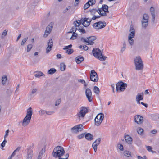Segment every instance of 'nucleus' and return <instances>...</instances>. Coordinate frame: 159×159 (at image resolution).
I'll return each mask as SVG.
<instances>
[{
	"instance_id": "obj_47",
	"label": "nucleus",
	"mask_w": 159,
	"mask_h": 159,
	"mask_svg": "<svg viewBox=\"0 0 159 159\" xmlns=\"http://www.w3.org/2000/svg\"><path fill=\"white\" fill-rule=\"evenodd\" d=\"M90 12H91V13L92 15H93L94 14H95L96 12H98V10H97L96 9H93L92 10H90Z\"/></svg>"
},
{
	"instance_id": "obj_31",
	"label": "nucleus",
	"mask_w": 159,
	"mask_h": 159,
	"mask_svg": "<svg viewBox=\"0 0 159 159\" xmlns=\"http://www.w3.org/2000/svg\"><path fill=\"white\" fill-rule=\"evenodd\" d=\"M76 27L77 26H75H75L72 28L70 30V31L68 33L75 32L76 30H77V28H76Z\"/></svg>"
},
{
	"instance_id": "obj_57",
	"label": "nucleus",
	"mask_w": 159,
	"mask_h": 159,
	"mask_svg": "<svg viewBox=\"0 0 159 159\" xmlns=\"http://www.w3.org/2000/svg\"><path fill=\"white\" fill-rule=\"evenodd\" d=\"M81 41L84 42H86L87 43L88 41V39H86L83 37H82L81 38Z\"/></svg>"
},
{
	"instance_id": "obj_7",
	"label": "nucleus",
	"mask_w": 159,
	"mask_h": 159,
	"mask_svg": "<svg viewBox=\"0 0 159 159\" xmlns=\"http://www.w3.org/2000/svg\"><path fill=\"white\" fill-rule=\"evenodd\" d=\"M108 7L107 5H102L101 8L98 9V13L102 16H107L106 13L109 12L108 10Z\"/></svg>"
},
{
	"instance_id": "obj_38",
	"label": "nucleus",
	"mask_w": 159,
	"mask_h": 159,
	"mask_svg": "<svg viewBox=\"0 0 159 159\" xmlns=\"http://www.w3.org/2000/svg\"><path fill=\"white\" fill-rule=\"evenodd\" d=\"M87 39L88 40L93 41L96 39V38L95 36H90L89 37H87Z\"/></svg>"
},
{
	"instance_id": "obj_43",
	"label": "nucleus",
	"mask_w": 159,
	"mask_h": 159,
	"mask_svg": "<svg viewBox=\"0 0 159 159\" xmlns=\"http://www.w3.org/2000/svg\"><path fill=\"white\" fill-rule=\"evenodd\" d=\"M142 26L144 28H146L148 25V22H141Z\"/></svg>"
},
{
	"instance_id": "obj_42",
	"label": "nucleus",
	"mask_w": 159,
	"mask_h": 159,
	"mask_svg": "<svg viewBox=\"0 0 159 159\" xmlns=\"http://www.w3.org/2000/svg\"><path fill=\"white\" fill-rule=\"evenodd\" d=\"M66 52L67 53L70 55L72 54L74 52L73 49L70 48V49L66 50Z\"/></svg>"
},
{
	"instance_id": "obj_15",
	"label": "nucleus",
	"mask_w": 159,
	"mask_h": 159,
	"mask_svg": "<svg viewBox=\"0 0 159 159\" xmlns=\"http://www.w3.org/2000/svg\"><path fill=\"white\" fill-rule=\"evenodd\" d=\"M53 46V41L52 39H50L49 42L48 43V47L46 48V52L48 53L51 50V49Z\"/></svg>"
},
{
	"instance_id": "obj_49",
	"label": "nucleus",
	"mask_w": 159,
	"mask_h": 159,
	"mask_svg": "<svg viewBox=\"0 0 159 159\" xmlns=\"http://www.w3.org/2000/svg\"><path fill=\"white\" fill-rule=\"evenodd\" d=\"M84 24H82L85 27H87L88 26H89L90 24V22L89 21H85V22H84Z\"/></svg>"
},
{
	"instance_id": "obj_2",
	"label": "nucleus",
	"mask_w": 159,
	"mask_h": 159,
	"mask_svg": "<svg viewBox=\"0 0 159 159\" xmlns=\"http://www.w3.org/2000/svg\"><path fill=\"white\" fill-rule=\"evenodd\" d=\"M65 153L63 148L61 146H58L54 149L52 155L54 157H58L62 156Z\"/></svg>"
},
{
	"instance_id": "obj_9",
	"label": "nucleus",
	"mask_w": 159,
	"mask_h": 159,
	"mask_svg": "<svg viewBox=\"0 0 159 159\" xmlns=\"http://www.w3.org/2000/svg\"><path fill=\"white\" fill-rule=\"evenodd\" d=\"M106 25V22L100 21L94 23L93 25V26L95 29L98 30L104 28Z\"/></svg>"
},
{
	"instance_id": "obj_45",
	"label": "nucleus",
	"mask_w": 159,
	"mask_h": 159,
	"mask_svg": "<svg viewBox=\"0 0 159 159\" xmlns=\"http://www.w3.org/2000/svg\"><path fill=\"white\" fill-rule=\"evenodd\" d=\"M32 45L31 44H29L27 46V52H29L32 48Z\"/></svg>"
},
{
	"instance_id": "obj_64",
	"label": "nucleus",
	"mask_w": 159,
	"mask_h": 159,
	"mask_svg": "<svg viewBox=\"0 0 159 159\" xmlns=\"http://www.w3.org/2000/svg\"><path fill=\"white\" fill-rule=\"evenodd\" d=\"M46 113L48 115H51L54 113V111H46Z\"/></svg>"
},
{
	"instance_id": "obj_18",
	"label": "nucleus",
	"mask_w": 159,
	"mask_h": 159,
	"mask_svg": "<svg viewBox=\"0 0 159 159\" xmlns=\"http://www.w3.org/2000/svg\"><path fill=\"white\" fill-rule=\"evenodd\" d=\"M150 11L152 16V21L154 22L155 20V9L153 7H151L150 8Z\"/></svg>"
},
{
	"instance_id": "obj_28",
	"label": "nucleus",
	"mask_w": 159,
	"mask_h": 159,
	"mask_svg": "<svg viewBox=\"0 0 159 159\" xmlns=\"http://www.w3.org/2000/svg\"><path fill=\"white\" fill-rule=\"evenodd\" d=\"M37 89L34 88L33 89L31 93L30 94L29 96L30 97V98H32L34 97V96H33V94L35 93L37 91Z\"/></svg>"
},
{
	"instance_id": "obj_56",
	"label": "nucleus",
	"mask_w": 159,
	"mask_h": 159,
	"mask_svg": "<svg viewBox=\"0 0 159 159\" xmlns=\"http://www.w3.org/2000/svg\"><path fill=\"white\" fill-rule=\"evenodd\" d=\"M87 43H86V45H92L94 43V42H93L92 41H89L88 40Z\"/></svg>"
},
{
	"instance_id": "obj_27",
	"label": "nucleus",
	"mask_w": 159,
	"mask_h": 159,
	"mask_svg": "<svg viewBox=\"0 0 159 159\" xmlns=\"http://www.w3.org/2000/svg\"><path fill=\"white\" fill-rule=\"evenodd\" d=\"M77 30H79L80 32H81L83 34H85L86 33V31L84 29L82 26H80L79 28L77 29Z\"/></svg>"
},
{
	"instance_id": "obj_58",
	"label": "nucleus",
	"mask_w": 159,
	"mask_h": 159,
	"mask_svg": "<svg viewBox=\"0 0 159 159\" xmlns=\"http://www.w3.org/2000/svg\"><path fill=\"white\" fill-rule=\"evenodd\" d=\"M9 132V130H7L5 132V134L4 136V139H6V137L8 136V133Z\"/></svg>"
},
{
	"instance_id": "obj_44",
	"label": "nucleus",
	"mask_w": 159,
	"mask_h": 159,
	"mask_svg": "<svg viewBox=\"0 0 159 159\" xmlns=\"http://www.w3.org/2000/svg\"><path fill=\"white\" fill-rule=\"evenodd\" d=\"M66 66L64 63H62L61 64V70L62 71L65 70Z\"/></svg>"
},
{
	"instance_id": "obj_4",
	"label": "nucleus",
	"mask_w": 159,
	"mask_h": 159,
	"mask_svg": "<svg viewBox=\"0 0 159 159\" xmlns=\"http://www.w3.org/2000/svg\"><path fill=\"white\" fill-rule=\"evenodd\" d=\"M92 52L93 56L100 61H105L107 58V57L102 54L101 50L98 48H94L92 50Z\"/></svg>"
},
{
	"instance_id": "obj_53",
	"label": "nucleus",
	"mask_w": 159,
	"mask_h": 159,
	"mask_svg": "<svg viewBox=\"0 0 159 159\" xmlns=\"http://www.w3.org/2000/svg\"><path fill=\"white\" fill-rule=\"evenodd\" d=\"M7 141L6 139H4V140L1 144V146L3 148L5 146V144L6 143H7Z\"/></svg>"
},
{
	"instance_id": "obj_16",
	"label": "nucleus",
	"mask_w": 159,
	"mask_h": 159,
	"mask_svg": "<svg viewBox=\"0 0 159 159\" xmlns=\"http://www.w3.org/2000/svg\"><path fill=\"white\" fill-rule=\"evenodd\" d=\"M32 147L30 146L27 149V159H31L33 155V151L31 149Z\"/></svg>"
},
{
	"instance_id": "obj_21",
	"label": "nucleus",
	"mask_w": 159,
	"mask_h": 159,
	"mask_svg": "<svg viewBox=\"0 0 159 159\" xmlns=\"http://www.w3.org/2000/svg\"><path fill=\"white\" fill-rule=\"evenodd\" d=\"M85 138L88 140L91 141L93 139V136L90 133L86 134L85 135Z\"/></svg>"
},
{
	"instance_id": "obj_55",
	"label": "nucleus",
	"mask_w": 159,
	"mask_h": 159,
	"mask_svg": "<svg viewBox=\"0 0 159 159\" xmlns=\"http://www.w3.org/2000/svg\"><path fill=\"white\" fill-rule=\"evenodd\" d=\"M85 134L84 133L82 134L77 136V138L79 139H80L81 138H83Z\"/></svg>"
},
{
	"instance_id": "obj_22",
	"label": "nucleus",
	"mask_w": 159,
	"mask_h": 159,
	"mask_svg": "<svg viewBox=\"0 0 159 159\" xmlns=\"http://www.w3.org/2000/svg\"><path fill=\"white\" fill-rule=\"evenodd\" d=\"M125 139L126 142L128 144H131L132 142V138L129 135H127L125 137Z\"/></svg>"
},
{
	"instance_id": "obj_39",
	"label": "nucleus",
	"mask_w": 159,
	"mask_h": 159,
	"mask_svg": "<svg viewBox=\"0 0 159 159\" xmlns=\"http://www.w3.org/2000/svg\"><path fill=\"white\" fill-rule=\"evenodd\" d=\"M52 28V26L48 25L45 31L47 32H49V33H50Z\"/></svg>"
},
{
	"instance_id": "obj_37",
	"label": "nucleus",
	"mask_w": 159,
	"mask_h": 159,
	"mask_svg": "<svg viewBox=\"0 0 159 159\" xmlns=\"http://www.w3.org/2000/svg\"><path fill=\"white\" fill-rule=\"evenodd\" d=\"M7 32L8 30L7 29H5L4 30L2 34L1 37L2 38H3L6 36L7 35Z\"/></svg>"
},
{
	"instance_id": "obj_35",
	"label": "nucleus",
	"mask_w": 159,
	"mask_h": 159,
	"mask_svg": "<svg viewBox=\"0 0 159 159\" xmlns=\"http://www.w3.org/2000/svg\"><path fill=\"white\" fill-rule=\"evenodd\" d=\"M78 81L83 84L85 87H87L88 85V84L86 83L85 81L83 79H79L78 80Z\"/></svg>"
},
{
	"instance_id": "obj_62",
	"label": "nucleus",
	"mask_w": 159,
	"mask_h": 159,
	"mask_svg": "<svg viewBox=\"0 0 159 159\" xmlns=\"http://www.w3.org/2000/svg\"><path fill=\"white\" fill-rule=\"evenodd\" d=\"M89 48L86 45H84L83 46V49L86 51Z\"/></svg>"
},
{
	"instance_id": "obj_26",
	"label": "nucleus",
	"mask_w": 159,
	"mask_h": 159,
	"mask_svg": "<svg viewBox=\"0 0 159 159\" xmlns=\"http://www.w3.org/2000/svg\"><path fill=\"white\" fill-rule=\"evenodd\" d=\"M57 70L55 68H51L48 70V73L49 74L52 75Z\"/></svg>"
},
{
	"instance_id": "obj_51",
	"label": "nucleus",
	"mask_w": 159,
	"mask_h": 159,
	"mask_svg": "<svg viewBox=\"0 0 159 159\" xmlns=\"http://www.w3.org/2000/svg\"><path fill=\"white\" fill-rule=\"evenodd\" d=\"M45 152V149L43 148L39 152V155L42 156L43 153Z\"/></svg>"
},
{
	"instance_id": "obj_52",
	"label": "nucleus",
	"mask_w": 159,
	"mask_h": 159,
	"mask_svg": "<svg viewBox=\"0 0 159 159\" xmlns=\"http://www.w3.org/2000/svg\"><path fill=\"white\" fill-rule=\"evenodd\" d=\"M46 112V111L42 109L39 112V114L40 115H43Z\"/></svg>"
},
{
	"instance_id": "obj_11",
	"label": "nucleus",
	"mask_w": 159,
	"mask_h": 159,
	"mask_svg": "<svg viewBox=\"0 0 159 159\" xmlns=\"http://www.w3.org/2000/svg\"><path fill=\"white\" fill-rule=\"evenodd\" d=\"M88 112V109L86 107H82L80 111L78 113V116L80 118H84Z\"/></svg>"
},
{
	"instance_id": "obj_29",
	"label": "nucleus",
	"mask_w": 159,
	"mask_h": 159,
	"mask_svg": "<svg viewBox=\"0 0 159 159\" xmlns=\"http://www.w3.org/2000/svg\"><path fill=\"white\" fill-rule=\"evenodd\" d=\"M7 80V76L6 75H3L2 77V82L3 85H4Z\"/></svg>"
},
{
	"instance_id": "obj_59",
	"label": "nucleus",
	"mask_w": 159,
	"mask_h": 159,
	"mask_svg": "<svg viewBox=\"0 0 159 159\" xmlns=\"http://www.w3.org/2000/svg\"><path fill=\"white\" fill-rule=\"evenodd\" d=\"M118 147L121 150L123 151V146L122 144H118Z\"/></svg>"
},
{
	"instance_id": "obj_40",
	"label": "nucleus",
	"mask_w": 159,
	"mask_h": 159,
	"mask_svg": "<svg viewBox=\"0 0 159 159\" xmlns=\"http://www.w3.org/2000/svg\"><path fill=\"white\" fill-rule=\"evenodd\" d=\"M76 23L78 24V25H77L76 23H75V22H74V24H75L74 25H75V26L79 27L81 23H82V22H81V19L80 20H77L76 21Z\"/></svg>"
},
{
	"instance_id": "obj_41",
	"label": "nucleus",
	"mask_w": 159,
	"mask_h": 159,
	"mask_svg": "<svg viewBox=\"0 0 159 159\" xmlns=\"http://www.w3.org/2000/svg\"><path fill=\"white\" fill-rule=\"evenodd\" d=\"M124 155L126 156L129 157L131 155V152L129 151H125L124 152Z\"/></svg>"
},
{
	"instance_id": "obj_50",
	"label": "nucleus",
	"mask_w": 159,
	"mask_h": 159,
	"mask_svg": "<svg viewBox=\"0 0 159 159\" xmlns=\"http://www.w3.org/2000/svg\"><path fill=\"white\" fill-rule=\"evenodd\" d=\"M147 149L148 151L149 152H154L152 150V147L151 146H146Z\"/></svg>"
},
{
	"instance_id": "obj_17",
	"label": "nucleus",
	"mask_w": 159,
	"mask_h": 159,
	"mask_svg": "<svg viewBox=\"0 0 159 159\" xmlns=\"http://www.w3.org/2000/svg\"><path fill=\"white\" fill-rule=\"evenodd\" d=\"M92 1V5L95 4L96 2V1L95 0H89L88 2L87 3H86L84 6V9H87L90 6L89 2H91Z\"/></svg>"
},
{
	"instance_id": "obj_61",
	"label": "nucleus",
	"mask_w": 159,
	"mask_h": 159,
	"mask_svg": "<svg viewBox=\"0 0 159 159\" xmlns=\"http://www.w3.org/2000/svg\"><path fill=\"white\" fill-rule=\"evenodd\" d=\"M149 17L148 16V15L147 14H144L143 16V19H148Z\"/></svg>"
},
{
	"instance_id": "obj_8",
	"label": "nucleus",
	"mask_w": 159,
	"mask_h": 159,
	"mask_svg": "<svg viewBox=\"0 0 159 159\" xmlns=\"http://www.w3.org/2000/svg\"><path fill=\"white\" fill-rule=\"evenodd\" d=\"M83 128L82 125L79 124L72 128L71 130L72 133L77 134L79 132L83 130Z\"/></svg>"
},
{
	"instance_id": "obj_5",
	"label": "nucleus",
	"mask_w": 159,
	"mask_h": 159,
	"mask_svg": "<svg viewBox=\"0 0 159 159\" xmlns=\"http://www.w3.org/2000/svg\"><path fill=\"white\" fill-rule=\"evenodd\" d=\"M129 31L130 33L128 36V40L130 44L132 45L134 43V40L132 38L134 37L135 34V30L132 24L130 25Z\"/></svg>"
},
{
	"instance_id": "obj_36",
	"label": "nucleus",
	"mask_w": 159,
	"mask_h": 159,
	"mask_svg": "<svg viewBox=\"0 0 159 159\" xmlns=\"http://www.w3.org/2000/svg\"><path fill=\"white\" fill-rule=\"evenodd\" d=\"M21 147H18L16 150H15L11 154L12 156H14L16 153L17 152H19V151L21 149Z\"/></svg>"
},
{
	"instance_id": "obj_30",
	"label": "nucleus",
	"mask_w": 159,
	"mask_h": 159,
	"mask_svg": "<svg viewBox=\"0 0 159 159\" xmlns=\"http://www.w3.org/2000/svg\"><path fill=\"white\" fill-rule=\"evenodd\" d=\"M138 133L140 135H143V130L141 128H139L137 129Z\"/></svg>"
},
{
	"instance_id": "obj_34",
	"label": "nucleus",
	"mask_w": 159,
	"mask_h": 159,
	"mask_svg": "<svg viewBox=\"0 0 159 159\" xmlns=\"http://www.w3.org/2000/svg\"><path fill=\"white\" fill-rule=\"evenodd\" d=\"M73 33V34H72V35L71 37H70V39H76V38L77 37V36H78V34L77 33H76L75 32L74 33Z\"/></svg>"
},
{
	"instance_id": "obj_14",
	"label": "nucleus",
	"mask_w": 159,
	"mask_h": 159,
	"mask_svg": "<svg viewBox=\"0 0 159 159\" xmlns=\"http://www.w3.org/2000/svg\"><path fill=\"white\" fill-rule=\"evenodd\" d=\"M101 141V138H98L93 143L92 146L95 152H96L97 149V146L100 144Z\"/></svg>"
},
{
	"instance_id": "obj_63",
	"label": "nucleus",
	"mask_w": 159,
	"mask_h": 159,
	"mask_svg": "<svg viewBox=\"0 0 159 159\" xmlns=\"http://www.w3.org/2000/svg\"><path fill=\"white\" fill-rule=\"evenodd\" d=\"M75 6H77L80 2L79 0H75Z\"/></svg>"
},
{
	"instance_id": "obj_20",
	"label": "nucleus",
	"mask_w": 159,
	"mask_h": 159,
	"mask_svg": "<svg viewBox=\"0 0 159 159\" xmlns=\"http://www.w3.org/2000/svg\"><path fill=\"white\" fill-rule=\"evenodd\" d=\"M95 118L102 122L104 118V114L102 113H99L96 116Z\"/></svg>"
},
{
	"instance_id": "obj_10",
	"label": "nucleus",
	"mask_w": 159,
	"mask_h": 159,
	"mask_svg": "<svg viewBox=\"0 0 159 159\" xmlns=\"http://www.w3.org/2000/svg\"><path fill=\"white\" fill-rule=\"evenodd\" d=\"M90 79L91 81L94 82H97L98 80L97 74L94 70H92L91 71Z\"/></svg>"
},
{
	"instance_id": "obj_23",
	"label": "nucleus",
	"mask_w": 159,
	"mask_h": 159,
	"mask_svg": "<svg viewBox=\"0 0 159 159\" xmlns=\"http://www.w3.org/2000/svg\"><path fill=\"white\" fill-rule=\"evenodd\" d=\"M143 98V93L142 92L141 94L138 93L136 96V99L139 100H142Z\"/></svg>"
},
{
	"instance_id": "obj_1",
	"label": "nucleus",
	"mask_w": 159,
	"mask_h": 159,
	"mask_svg": "<svg viewBox=\"0 0 159 159\" xmlns=\"http://www.w3.org/2000/svg\"><path fill=\"white\" fill-rule=\"evenodd\" d=\"M32 109L31 107H30L27 110L26 115L24 118L22 122V125L23 126H27L30 123L32 115Z\"/></svg>"
},
{
	"instance_id": "obj_13",
	"label": "nucleus",
	"mask_w": 159,
	"mask_h": 159,
	"mask_svg": "<svg viewBox=\"0 0 159 159\" xmlns=\"http://www.w3.org/2000/svg\"><path fill=\"white\" fill-rule=\"evenodd\" d=\"M134 121L138 124H140L143 121V117L140 115H137L134 116Z\"/></svg>"
},
{
	"instance_id": "obj_60",
	"label": "nucleus",
	"mask_w": 159,
	"mask_h": 159,
	"mask_svg": "<svg viewBox=\"0 0 159 159\" xmlns=\"http://www.w3.org/2000/svg\"><path fill=\"white\" fill-rule=\"evenodd\" d=\"M50 33H49V32H47L45 31L44 34L43 35V37L44 38L47 37L48 36V35L50 34Z\"/></svg>"
},
{
	"instance_id": "obj_6",
	"label": "nucleus",
	"mask_w": 159,
	"mask_h": 159,
	"mask_svg": "<svg viewBox=\"0 0 159 159\" xmlns=\"http://www.w3.org/2000/svg\"><path fill=\"white\" fill-rule=\"evenodd\" d=\"M127 86L126 84L120 81L116 84V88L117 92H121L124 91Z\"/></svg>"
},
{
	"instance_id": "obj_24",
	"label": "nucleus",
	"mask_w": 159,
	"mask_h": 159,
	"mask_svg": "<svg viewBox=\"0 0 159 159\" xmlns=\"http://www.w3.org/2000/svg\"><path fill=\"white\" fill-rule=\"evenodd\" d=\"M35 73V74L34 75L36 77L39 78L44 75V74L41 71H39Z\"/></svg>"
},
{
	"instance_id": "obj_33",
	"label": "nucleus",
	"mask_w": 159,
	"mask_h": 159,
	"mask_svg": "<svg viewBox=\"0 0 159 159\" xmlns=\"http://www.w3.org/2000/svg\"><path fill=\"white\" fill-rule=\"evenodd\" d=\"M91 22L92 21V19H90L89 18H85L83 19H81V22H82V24H84V22L85 21H88Z\"/></svg>"
},
{
	"instance_id": "obj_32",
	"label": "nucleus",
	"mask_w": 159,
	"mask_h": 159,
	"mask_svg": "<svg viewBox=\"0 0 159 159\" xmlns=\"http://www.w3.org/2000/svg\"><path fill=\"white\" fill-rule=\"evenodd\" d=\"M102 122L100 121V120H99L98 119H96V118H95V125L97 126H98L100 125L101 124V123Z\"/></svg>"
},
{
	"instance_id": "obj_19",
	"label": "nucleus",
	"mask_w": 159,
	"mask_h": 159,
	"mask_svg": "<svg viewBox=\"0 0 159 159\" xmlns=\"http://www.w3.org/2000/svg\"><path fill=\"white\" fill-rule=\"evenodd\" d=\"M83 60V57L81 55L77 56L75 59V61L78 64H80Z\"/></svg>"
},
{
	"instance_id": "obj_54",
	"label": "nucleus",
	"mask_w": 159,
	"mask_h": 159,
	"mask_svg": "<svg viewBox=\"0 0 159 159\" xmlns=\"http://www.w3.org/2000/svg\"><path fill=\"white\" fill-rule=\"evenodd\" d=\"M61 102V100L60 99L57 100L55 102V105L57 106L59 105Z\"/></svg>"
},
{
	"instance_id": "obj_48",
	"label": "nucleus",
	"mask_w": 159,
	"mask_h": 159,
	"mask_svg": "<svg viewBox=\"0 0 159 159\" xmlns=\"http://www.w3.org/2000/svg\"><path fill=\"white\" fill-rule=\"evenodd\" d=\"M126 47V43L124 42L123 43V47L122 48L121 50V52L122 53L125 50Z\"/></svg>"
},
{
	"instance_id": "obj_25",
	"label": "nucleus",
	"mask_w": 159,
	"mask_h": 159,
	"mask_svg": "<svg viewBox=\"0 0 159 159\" xmlns=\"http://www.w3.org/2000/svg\"><path fill=\"white\" fill-rule=\"evenodd\" d=\"M93 91L97 94L99 95L100 93L99 88L96 86H95L93 88Z\"/></svg>"
},
{
	"instance_id": "obj_12",
	"label": "nucleus",
	"mask_w": 159,
	"mask_h": 159,
	"mask_svg": "<svg viewBox=\"0 0 159 159\" xmlns=\"http://www.w3.org/2000/svg\"><path fill=\"white\" fill-rule=\"evenodd\" d=\"M85 95L89 101L91 102L92 101L93 97L92 91L89 88H87L85 90Z\"/></svg>"
},
{
	"instance_id": "obj_3",
	"label": "nucleus",
	"mask_w": 159,
	"mask_h": 159,
	"mask_svg": "<svg viewBox=\"0 0 159 159\" xmlns=\"http://www.w3.org/2000/svg\"><path fill=\"white\" fill-rule=\"evenodd\" d=\"M134 61L136 70H140L143 69V63L140 56H138L134 57Z\"/></svg>"
},
{
	"instance_id": "obj_46",
	"label": "nucleus",
	"mask_w": 159,
	"mask_h": 159,
	"mask_svg": "<svg viewBox=\"0 0 159 159\" xmlns=\"http://www.w3.org/2000/svg\"><path fill=\"white\" fill-rule=\"evenodd\" d=\"M28 38L27 37H26L25 38L22 40L21 42V46H23L24 45L25 43L27 41V40L28 39Z\"/></svg>"
}]
</instances>
